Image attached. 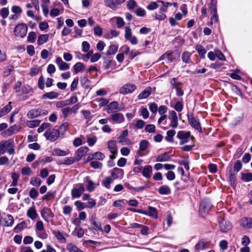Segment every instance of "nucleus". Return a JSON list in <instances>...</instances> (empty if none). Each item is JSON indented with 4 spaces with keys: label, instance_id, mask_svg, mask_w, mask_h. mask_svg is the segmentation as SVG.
I'll return each mask as SVG.
<instances>
[{
    "label": "nucleus",
    "instance_id": "nucleus-1",
    "mask_svg": "<svg viewBox=\"0 0 252 252\" xmlns=\"http://www.w3.org/2000/svg\"><path fill=\"white\" fill-rule=\"evenodd\" d=\"M177 137L180 140L179 144L180 145H183L189 142L190 139L192 141H194L195 139L194 137L191 135V133L189 131H179L177 134Z\"/></svg>",
    "mask_w": 252,
    "mask_h": 252
},
{
    "label": "nucleus",
    "instance_id": "nucleus-2",
    "mask_svg": "<svg viewBox=\"0 0 252 252\" xmlns=\"http://www.w3.org/2000/svg\"><path fill=\"white\" fill-rule=\"evenodd\" d=\"M187 116L188 122L191 126L197 130L199 132H202V129L198 117H194L192 114H188Z\"/></svg>",
    "mask_w": 252,
    "mask_h": 252
},
{
    "label": "nucleus",
    "instance_id": "nucleus-3",
    "mask_svg": "<svg viewBox=\"0 0 252 252\" xmlns=\"http://www.w3.org/2000/svg\"><path fill=\"white\" fill-rule=\"evenodd\" d=\"M28 27L26 24L21 23L18 24L15 28L14 32L16 36L24 37L27 33Z\"/></svg>",
    "mask_w": 252,
    "mask_h": 252
},
{
    "label": "nucleus",
    "instance_id": "nucleus-4",
    "mask_svg": "<svg viewBox=\"0 0 252 252\" xmlns=\"http://www.w3.org/2000/svg\"><path fill=\"white\" fill-rule=\"evenodd\" d=\"M13 141L11 140H8L2 143H1V154H3L5 152H7L10 155L14 153Z\"/></svg>",
    "mask_w": 252,
    "mask_h": 252
},
{
    "label": "nucleus",
    "instance_id": "nucleus-5",
    "mask_svg": "<svg viewBox=\"0 0 252 252\" xmlns=\"http://www.w3.org/2000/svg\"><path fill=\"white\" fill-rule=\"evenodd\" d=\"M85 191L82 184L79 183L75 185L71 190V197L72 199L79 198Z\"/></svg>",
    "mask_w": 252,
    "mask_h": 252
},
{
    "label": "nucleus",
    "instance_id": "nucleus-6",
    "mask_svg": "<svg viewBox=\"0 0 252 252\" xmlns=\"http://www.w3.org/2000/svg\"><path fill=\"white\" fill-rule=\"evenodd\" d=\"M125 121L124 115L118 112H116L110 115V122L112 124H120Z\"/></svg>",
    "mask_w": 252,
    "mask_h": 252
},
{
    "label": "nucleus",
    "instance_id": "nucleus-7",
    "mask_svg": "<svg viewBox=\"0 0 252 252\" xmlns=\"http://www.w3.org/2000/svg\"><path fill=\"white\" fill-rule=\"evenodd\" d=\"M44 135L48 140L51 142H54L59 137L60 132L58 131V129H53L47 130Z\"/></svg>",
    "mask_w": 252,
    "mask_h": 252
},
{
    "label": "nucleus",
    "instance_id": "nucleus-8",
    "mask_svg": "<svg viewBox=\"0 0 252 252\" xmlns=\"http://www.w3.org/2000/svg\"><path fill=\"white\" fill-rule=\"evenodd\" d=\"M240 225L243 228L247 229L252 228V218L248 217H244L239 220Z\"/></svg>",
    "mask_w": 252,
    "mask_h": 252
},
{
    "label": "nucleus",
    "instance_id": "nucleus-9",
    "mask_svg": "<svg viewBox=\"0 0 252 252\" xmlns=\"http://www.w3.org/2000/svg\"><path fill=\"white\" fill-rule=\"evenodd\" d=\"M41 215L44 220L48 222L52 220L54 216L51 209L46 207L41 210Z\"/></svg>",
    "mask_w": 252,
    "mask_h": 252
},
{
    "label": "nucleus",
    "instance_id": "nucleus-10",
    "mask_svg": "<svg viewBox=\"0 0 252 252\" xmlns=\"http://www.w3.org/2000/svg\"><path fill=\"white\" fill-rule=\"evenodd\" d=\"M136 89V86L133 84H126L122 87L119 90L120 94H126L132 93Z\"/></svg>",
    "mask_w": 252,
    "mask_h": 252
},
{
    "label": "nucleus",
    "instance_id": "nucleus-11",
    "mask_svg": "<svg viewBox=\"0 0 252 252\" xmlns=\"http://www.w3.org/2000/svg\"><path fill=\"white\" fill-rule=\"evenodd\" d=\"M169 119L170 120V126L173 128H177L178 126V120L177 113L173 110L169 112Z\"/></svg>",
    "mask_w": 252,
    "mask_h": 252
},
{
    "label": "nucleus",
    "instance_id": "nucleus-12",
    "mask_svg": "<svg viewBox=\"0 0 252 252\" xmlns=\"http://www.w3.org/2000/svg\"><path fill=\"white\" fill-rule=\"evenodd\" d=\"M211 205L208 200H203L200 203L199 206V212L201 215H205L210 209Z\"/></svg>",
    "mask_w": 252,
    "mask_h": 252
},
{
    "label": "nucleus",
    "instance_id": "nucleus-13",
    "mask_svg": "<svg viewBox=\"0 0 252 252\" xmlns=\"http://www.w3.org/2000/svg\"><path fill=\"white\" fill-rule=\"evenodd\" d=\"M219 226L221 231L223 232H226L232 228L231 223L223 219H221L219 221Z\"/></svg>",
    "mask_w": 252,
    "mask_h": 252
},
{
    "label": "nucleus",
    "instance_id": "nucleus-14",
    "mask_svg": "<svg viewBox=\"0 0 252 252\" xmlns=\"http://www.w3.org/2000/svg\"><path fill=\"white\" fill-rule=\"evenodd\" d=\"M89 151V148L86 146L81 147L75 153V158L76 161H79Z\"/></svg>",
    "mask_w": 252,
    "mask_h": 252
},
{
    "label": "nucleus",
    "instance_id": "nucleus-15",
    "mask_svg": "<svg viewBox=\"0 0 252 252\" xmlns=\"http://www.w3.org/2000/svg\"><path fill=\"white\" fill-rule=\"evenodd\" d=\"M55 63L60 70H66L68 69L70 67L69 64L63 62L61 57H57Z\"/></svg>",
    "mask_w": 252,
    "mask_h": 252
},
{
    "label": "nucleus",
    "instance_id": "nucleus-16",
    "mask_svg": "<svg viewBox=\"0 0 252 252\" xmlns=\"http://www.w3.org/2000/svg\"><path fill=\"white\" fill-rule=\"evenodd\" d=\"M124 176V171L123 169L114 168L111 171V176H110L112 178L115 180L117 179H122Z\"/></svg>",
    "mask_w": 252,
    "mask_h": 252
},
{
    "label": "nucleus",
    "instance_id": "nucleus-17",
    "mask_svg": "<svg viewBox=\"0 0 252 252\" xmlns=\"http://www.w3.org/2000/svg\"><path fill=\"white\" fill-rule=\"evenodd\" d=\"M106 109L108 113H110L114 112H116L122 110L119 107L118 102L115 101H112L108 104Z\"/></svg>",
    "mask_w": 252,
    "mask_h": 252
},
{
    "label": "nucleus",
    "instance_id": "nucleus-18",
    "mask_svg": "<svg viewBox=\"0 0 252 252\" xmlns=\"http://www.w3.org/2000/svg\"><path fill=\"white\" fill-rule=\"evenodd\" d=\"M84 182L86 184V189L89 192H92L94 190L96 184L90 179L89 176H87L84 178Z\"/></svg>",
    "mask_w": 252,
    "mask_h": 252
},
{
    "label": "nucleus",
    "instance_id": "nucleus-19",
    "mask_svg": "<svg viewBox=\"0 0 252 252\" xmlns=\"http://www.w3.org/2000/svg\"><path fill=\"white\" fill-rule=\"evenodd\" d=\"M107 148L111 154L117 155L118 153V148L116 141L114 140H110L107 142Z\"/></svg>",
    "mask_w": 252,
    "mask_h": 252
},
{
    "label": "nucleus",
    "instance_id": "nucleus-20",
    "mask_svg": "<svg viewBox=\"0 0 252 252\" xmlns=\"http://www.w3.org/2000/svg\"><path fill=\"white\" fill-rule=\"evenodd\" d=\"M166 10L164 8H160L158 12H156L152 15V16L156 20H163L166 18V16L165 14Z\"/></svg>",
    "mask_w": 252,
    "mask_h": 252
},
{
    "label": "nucleus",
    "instance_id": "nucleus-21",
    "mask_svg": "<svg viewBox=\"0 0 252 252\" xmlns=\"http://www.w3.org/2000/svg\"><path fill=\"white\" fill-rule=\"evenodd\" d=\"M27 216L31 219L33 220L36 218L38 214L36 212L35 207L33 205L30 207L27 212Z\"/></svg>",
    "mask_w": 252,
    "mask_h": 252
},
{
    "label": "nucleus",
    "instance_id": "nucleus-22",
    "mask_svg": "<svg viewBox=\"0 0 252 252\" xmlns=\"http://www.w3.org/2000/svg\"><path fill=\"white\" fill-rule=\"evenodd\" d=\"M40 109H33L30 110L27 113V117L29 119H32L38 116H40Z\"/></svg>",
    "mask_w": 252,
    "mask_h": 252
},
{
    "label": "nucleus",
    "instance_id": "nucleus-23",
    "mask_svg": "<svg viewBox=\"0 0 252 252\" xmlns=\"http://www.w3.org/2000/svg\"><path fill=\"white\" fill-rule=\"evenodd\" d=\"M149 142L147 140H142L139 143V149L138 152V154L139 156H143V155L140 153L141 151H144L148 147Z\"/></svg>",
    "mask_w": 252,
    "mask_h": 252
},
{
    "label": "nucleus",
    "instance_id": "nucleus-24",
    "mask_svg": "<svg viewBox=\"0 0 252 252\" xmlns=\"http://www.w3.org/2000/svg\"><path fill=\"white\" fill-rule=\"evenodd\" d=\"M49 34H40L37 40V44L39 46L42 45L43 44L46 43L49 40Z\"/></svg>",
    "mask_w": 252,
    "mask_h": 252
},
{
    "label": "nucleus",
    "instance_id": "nucleus-25",
    "mask_svg": "<svg viewBox=\"0 0 252 252\" xmlns=\"http://www.w3.org/2000/svg\"><path fill=\"white\" fill-rule=\"evenodd\" d=\"M176 134L175 130L170 129L166 132V136L165 137V140L170 143L174 142V136Z\"/></svg>",
    "mask_w": 252,
    "mask_h": 252
},
{
    "label": "nucleus",
    "instance_id": "nucleus-26",
    "mask_svg": "<svg viewBox=\"0 0 252 252\" xmlns=\"http://www.w3.org/2000/svg\"><path fill=\"white\" fill-rule=\"evenodd\" d=\"M151 94V88L150 87L147 88L143 91L140 93L138 95L139 99H143L147 98Z\"/></svg>",
    "mask_w": 252,
    "mask_h": 252
},
{
    "label": "nucleus",
    "instance_id": "nucleus-27",
    "mask_svg": "<svg viewBox=\"0 0 252 252\" xmlns=\"http://www.w3.org/2000/svg\"><path fill=\"white\" fill-rule=\"evenodd\" d=\"M27 223L26 221H22L18 223L14 228V232L18 233L24 229L27 228Z\"/></svg>",
    "mask_w": 252,
    "mask_h": 252
},
{
    "label": "nucleus",
    "instance_id": "nucleus-28",
    "mask_svg": "<svg viewBox=\"0 0 252 252\" xmlns=\"http://www.w3.org/2000/svg\"><path fill=\"white\" fill-rule=\"evenodd\" d=\"M228 180L230 183L231 186L233 188H235L236 186V175L232 172L231 170L229 171L228 173Z\"/></svg>",
    "mask_w": 252,
    "mask_h": 252
},
{
    "label": "nucleus",
    "instance_id": "nucleus-29",
    "mask_svg": "<svg viewBox=\"0 0 252 252\" xmlns=\"http://www.w3.org/2000/svg\"><path fill=\"white\" fill-rule=\"evenodd\" d=\"M152 169L151 165L146 166L142 171L143 176L147 178H150L152 171Z\"/></svg>",
    "mask_w": 252,
    "mask_h": 252
},
{
    "label": "nucleus",
    "instance_id": "nucleus-30",
    "mask_svg": "<svg viewBox=\"0 0 252 252\" xmlns=\"http://www.w3.org/2000/svg\"><path fill=\"white\" fill-rule=\"evenodd\" d=\"M191 56V54L189 52H184L182 55V60L183 62L186 63H191L192 62L190 59Z\"/></svg>",
    "mask_w": 252,
    "mask_h": 252
},
{
    "label": "nucleus",
    "instance_id": "nucleus-31",
    "mask_svg": "<svg viewBox=\"0 0 252 252\" xmlns=\"http://www.w3.org/2000/svg\"><path fill=\"white\" fill-rule=\"evenodd\" d=\"M195 49L198 52L200 57L202 59L205 58V54L206 53V50L201 45L198 44L196 45Z\"/></svg>",
    "mask_w": 252,
    "mask_h": 252
},
{
    "label": "nucleus",
    "instance_id": "nucleus-32",
    "mask_svg": "<svg viewBox=\"0 0 252 252\" xmlns=\"http://www.w3.org/2000/svg\"><path fill=\"white\" fill-rule=\"evenodd\" d=\"M105 5L114 10L117 9L119 4L116 3V0H104Z\"/></svg>",
    "mask_w": 252,
    "mask_h": 252
},
{
    "label": "nucleus",
    "instance_id": "nucleus-33",
    "mask_svg": "<svg viewBox=\"0 0 252 252\" xmlns=\"http://www.w3.org/2000/svg\"><path fill=\"white\" fill-rule=\"evenodd\" d=\"M145 215H148L153 218L157 219L158 218V213L155 207L149 206L148 211H146V214Z\"/></svg>",
    "mask_w": 252,
    "mask_h": 252
},
{
    "label": "nucleus",
    "instance_id": "nucleus-34",
    "mask_svg": "<svg viewBox=\"0 0 252 252\" xmlns=\"http://www.w3.org/2000/svg\"><path fill=\"white\" fill-rule=\"evenodd\" d=\"M119 34V32L116 30H111L109 32L104 34V37L108 39H110L113 37H117Z\"/></svg>",
    "mask_w": 252,
    "mask_h": 252
},
{
    "label": "nucleus",
    "instance_id": "nucleus-35",
    "mask_svg": "<svg viewBox=\"0 0 252 252\" xmlns=\"http://www.w3.org/2000/svg\"><path fill=\"white\" fill-rule=\"evenodd\" d=\"M158 192L162 195H167L171 193L170 188L166 185L162 186L158 189Z\"/></svg>",
    "mask_w": 252,
    "mask_h": 252
},
{
    "label": "nucleus",
    "instance_id": "nucleus-36",
    "mask_svg": "<svg viewBox=\"0 0 252 252\" xmlns=\"http://www.w3.org/2000/svg\"><path fill=\"white\" fill-rule=\"evenodd\" d=\"M114 180L111 177H105L102 181V185L107 189H110L111 184L113 182Z\"/></svg>",
    "mask_w": 252,
    "mask_h": 252
},
{
    "label": "nucleus",
    "instance_id": "nucleus-37",
    "mask_svg": "<svg viewBox=\"0 0 252 252\" xmlns=\"http://www.w3.org/2000/svg\"><path fill=\"white\" fill-rule=\"evenodd\" d=\"M85 68V65L81 62L76 63L73 66V69L75 73L83 71Z\"/></svg>",
    "mask_w": 252,
    "mask_h": 252
},
{
    "label": "nucleus",
    "instance_id": "nucleus-38",
    "mask_svg": "<svg viewBox=\"0 0 252 252\" xmlns=\"http://www.w3.org/2000/svg\"><path fill=\"white\" fill-rule=\"evenodd\" d=\"M4 225L5 226H11L14 223V218L10 215H7L4 218Z\"/></svg>",
    "mask_w": 252,
    "mask_h": 252
},
{
    "label": "nucleus",
    "instance_id": "nucleus-39",
    "mask_svg": "<svg viewBox=\"0 0 252 252\" xmlns=\"http://www.w3.org/2000/svg\"><path fill=\"white\" fill-rule=\"evenodd\" d=\"M17 126L16 125H14L13 126H10L9 128H8L6 130L3 132L1 134L4 136H10L13 134L15 133L16 130Z\"/></svg>",
    "mask_w": 252,
    "mask_h": 252
},
{
    "label": "nucleus",
    "instance_id": "nucleus-40",
    "mask_svg": "<svg viewBox=\"0 0 252 252\" xmlns=\"http://www.w3.org/2000/svg\"><path fill=\"white\" fill-rule=\"evenodd\" d=\"M59 96V94L57 92L52 91L49 93H45L42 95V98L43 99H54L56 98Z\"/></svg>",
    "mask_w": 252,
    "mask_h": 252
},
{
    "label": "nucleus",
    "instance_id": "nucleus-41",
    "mask_svg": "<svg viewBox=\"0 0 252 252\" xmlns=\"http://www.w3.org/2000/svg\"><path fill=\"white\" fill-rule=\"evenodd\" d=\"M69 153L68 150L63 151L59 149H55L53 151L52 155L56 156H65Z\"/></svg>",
    "mask_w": 252,
    "mask_h": 252
},
{
    "label": "nucleus",
    "instance_id": "nucleus-42",
    "mask_svg": "<svg viewBox=\"0 0 252 252\" xmlns=\"http://www.w3.org/2000/svg\"><path fill=\"white\" fill-rule=\"evenodd\" d=\"M128 134V131L127 129L124 130L122 131L121 134L118 137V142L123 145H128V143L126 141H122L121 139H124Z\"/></svg>",
    "mask_w": 252,
    "mask_h": 252
},
{
    "label": "nucleus",
    "instance_id": "nucleus-43",
    "mask_svg": "<svg viewBox=\"0 0 252 252\" xmlns=\"http://www.w3.org/2000/svg\"><path fill=\"white\" fill-rule=\"evenodd\" d=\"M207 244L204 240L199 241L195 246L194 249L195 251L203 250L207 247Z\"/></svg>",
    "mask_w": 252,
    "mask_h": 252
},
{
    "label": "nucleus",
    "instance_id": "nucleus-44",
    "mask_svg": "<svg viewBox=\"0 0 252 252\" xmlns=\"http://www.w3.org/2000/svg\"><path fill=\"white\" fill-rule=\"evenodd\" d=\"M170 157L166 154L164 153L163 154L158 156L156 158V161L157 162H163L169 160Z\"/></svg>",
    "mask_w": 252,
    "mask_h": 252
},
{
    "label": "nucleus",
    "instance_id": "nucleus-45",
    "mask_svg": "<svg viewBox=\"0 0 252 252\" xmlns=\"http://www.w3.org/2000/svg\"><path fill=\"white\" fill-rule=\"evenodd\" d=\"M66 249L69 252H84L83 251L79 249L76 246L71 243H69L67 245Z\"/></svg>",
    "mask_w": 252,
    "mask_h": 252
},
{
    "label": "nucleus",
    "instance_id": "nucleus-46",
    "mask_svg": "<svg viewBox=\"0 0 252 252\" xmlns=\"http://www.w3.org/2000/svg\"><path fill=\"white\" fill-rule=\"evenodd\" d=\"M118 46L116 45H110L109 47L108 50L107 51V55H111L115 54L118 51Z\"/></svg>",
    "mask_w": 252,
    "mask_h": 252
},
{
    "label": "nucleus",
    "instance_id": "nucleus-47",
    "mask_svg": "<svg viewBox=\"0 0 252 252\" xmlns=\"http://www.w3.org/2000/svg\"><path fill=\"white\" fill-rule=\"evenodd\" d=\"M41 121L38 120L28 121L26 122V125L30 128H34L38 126Z\"/></svg>",
    "mask_w": 252,
    "mask_h": 252
},
{
    "label": "nucleus",
    "instance_id": "nucleus-48",
    "mask_svg": "<svg viewBox=\"0 0 252 252\" xmlns=\"http://www.w3.org/2000/svg\"><path fill=\"white\" fill-rule=\"evenodd\" d=\"M116 20V24L118 28H122L125 24L123 19L121 17H115L111 19V21Z\"/></svg>",
    "mask_w": 252,
    "mask_h": 252
},
{
    "label": "nucleus",
    "instance_id": "nucleus-49",
    "mask_svg": "<svg viewBox=\"0 0 252 252\" xmlns=\"http://www.w3.org/2000/svg\"><path fill=\"white\" fill-rule=\"evenodd\" d=\"M241 179L245 182H248L252 181V173H242Z\"/></svg>",
    "mask_w": 252,
    "mask_h": 252
},
{
    "label": "nucleus",
    "instance_id": "nucleus-50",
    "mask_svg": "<svg viewBox=\"0 0 252 252\" xmlns=\"http://www.w3.org/2000/svg\"><path fill=\"white\" fill-rule=\"evenodd\" d=\"M209 8L211 14L217 12V0H211Z\"/></svg>",
    "mask_w": 252,
    "mask_h": 252
},
{
    "label": "nucleus",
    "instance_id": "nucleus-51",
    "mask_svg": "<svg viewBox=\"0 0 252 252\" xmlns=\"http://www.w3.org/2000/svg\"><path fill=\"white\" fill-rule=\"evenodd\" d=\"M12 109L11 102H9L8 104L5 106L2 109H1V117L9 112Z\"/></svg>",
    "mask_w": 252,
    "mask_h": 252
},
{
    "label": "nucleus",
    "instance_id": "nucleus-52",
    "mask_svg": "<svg viewBox=\"0 0 252 252\" xmlns=\"http://www.w3.org/2000/svg\"><path fill=\"white\" fill-rule=\"evenodd\" d=\"M69 126V124L67 122L63 123L59 127L58 131L60 132V135H63Z\"/></svg>",
    "mask_w": 252,
    "mask_h": 252
},
{
    "label": "nucleus",
    "instance_id": "nucleus-53",
    "mask_svg": "<svg viewBox=\"0 0 252 252\" xmlns=\"http://www.w3.org/2000/svg\"><path fill=\"white\" fill-rule=\"evenodd\" d=\"M172 54L173 53L172 52H167L161 55V56L160 57V60H163L166 59L168 62H172L173 61L171 58Z\"/></svg>",
    "mask_w": 252,
    "mask_h": 252
},
{
    "label": "nucleus",
    "instance_id": "nucleus-54",
    "mask_svg": "<svg viewBox=\"0 0 252 252\" xmlns=\"http://www.w3.org/2000/svg\"><path fill=\"white\" fill-rule=\"evenodd\" d=\"M76 161L75 158H65L62 161V163L65 165H71Z\"/></svg>",
    "mask_w": 252,
    "mask_h": 252
},
{
    "label": "nucleus",
    "instance_id": "nucleus-55",
    "mask_svg": "<svg viewBox=\"0 0 252 252\" xmlns=\"http://www.w3.org/2000/svg\"><path fill=\"white\" fill-rule=\"evenodd\" d=\"M56 195L55 191H48L42 198L43 200H50L53 199Z\"/></svg>",
    "mask_w": 252,
    "mask_h": 252
},
{
    "label": "nucleus",
    "instance_id": "nucleus-56",
    "mask_svg": "<svg viewBox=\"0 0 252 252\" xmlns=\"http://www.w3.org/2000/svg\"><path fill=\"white\" fill-rule=\"evenodd\" d=\"M126 201L123 199L116 200L114 202L113 206L115 207H123L126 205Z\"/></svg>",
    "mask_w": 252,
    "mask_h": 252
},
{
    "label": "nucleus",
    "instance_id": "nucleus-57",
    "mask_svg": "<svg viewBox=\"0 0 252 252\" xmlns=\"http://www.w3.org/2000/svg\"><path fill=\"white\" fill-rule=\"evenodd\" d=\"M94 100L96 102H99V106L100 107L106 105L109 102V100L108 99L103 97L96 98Z\"/></svg>",
    "mask_w": 252,
    "mask_h": 252
},
{
    "label": "nucleus",
    "instance_id": "nucleus-58",
    "mask_svg": "<svg viewBox=\"0 0 252 252\" xmlns=\"http://www.w3.org/2000/svg\"><path fill=\"white\" fill-rule=\"evenodd\" d=\"M90 164L93 168L94 169H100L102 166V163L97 160L90 161Z\"/></svg>",
    "mask_w": 252,
    "mask_h": 252
},
{
    "label": "nucleus",
    "instance_id": "nucleus-59",
    "mask_svg": "<svg viewBox=\"0 0 252 252\" xmlns=\"http://www.w3.org/2000/svg\"><path fill=\"white\" fill-rule=\"evenodd\" d=\"M36 38V34L35 32H31L28 34L27 40L30 43H33L35 42Z\"/></svg>",
    "mask_w": 252,
    "mask_h": 252
},
{
    "label": "nucleus",
    "instance_id": "nucleus-60",
    "mask_svg": "<svg viewBox=\"0 0 252 252\" xmlns=\"http://www.w3.org/2000/svg\"><path fill=\"white\" fill-rule=\"evenodd\" d=\"M53 233L59 240L61 241V242L65 241V238L60 231H54Z\"/></svg>",
    "mask_w": 252,
    "mask_h": 252
},
{
    "label": "nucleus",
    "instance_id": "nucleus-61",
    "mask_svg": "<svg viewBox=\"0 0 252 252\" xmlns=\"http://www.w3.org/2000/svg\"><path fill=\"white\" fill-rule=\"evenodd\" d=\"M93 158L97 160H103L104 158V155L100 152H97L93 155Z\"/></svg>",
    "mask_w": 252,
    "mask_h": 252
},
{
    "label": "nucleus",
    "instance_id": "nucleus-62",
    "mask_svg": "<svg viewBox=\"0 0 252 252\" xmlns=\"http://www.w3.org/2000/svg\"><path fill=\"white\" fill-rule=\"evenodd\" d=\"M173 108L178 112H180L183 109V103L182 101H177Z\"/></svg>",
    "mask_w": 252,
    "mask_h": 252
},
{
    "label": "nucleus",
    "instance_id": "nucleus-63",
    "mask_svg": "<svg viewBox=\"0 0 252 252\" xmlns=\"http://www.w3.org/2000/svg\"><path fill=\"white\" fill-rule=\"evenodd\" d=\"M81 113L83 114L84 118L88 121L91 120L92 116L91 115V112L89 110H82Z\"/></svg>",
    "mask_w": 252,
    "mask_h": 252
},
{
    "label": "nucleus",
    "instance_id": "nucleus-64",
    "mask_svg": "<svg viewBox=\"0 0 252 252\" xmlns=\"http://www.w3.org/2000/svg\"><path fill=\"white\" fill-rule=\"evenodd\" d=\"M31 184L34 186H39L41 183V181L39 178H33L31 179Z\"/></svg>",
    "mask_w": 252,
    "mask_h": 252
}]
</instances>
